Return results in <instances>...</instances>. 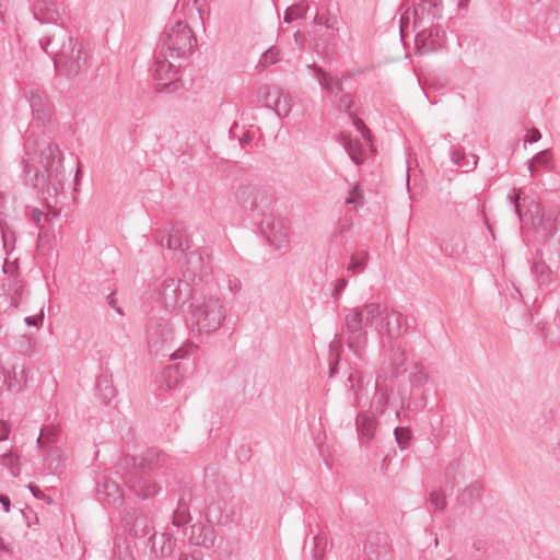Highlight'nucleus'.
Wrapping results in <instances>:
<instances>
[{
    "mask_svg": "<svg viewBox=\"0 0 560 560\" xmlns=\"http://www.w3.org/2000/svg\"><path fill=\"white\" fill-rule=\"evenodd\" d=\"M294 43L298 47L303 48L307 42L306 35L302 33L301 31H296L293 34Z\"/></svg>",
    "mask_w": 560,
    "mask_h": 560,
    "instance_id": "e2e57ef3",
    "label": "nucleus"
},
{
    "mask_svg": "<svg viewBox=\"0 0 560 560\" xmlns=\"http://www.w3.org/2000/svg\"><path fill=\"white\" fill-rule=\"evenodd\" d=\"M122 471V480L137 497L148 499L160 491V486L150 478L148 471L133 467H119Z\"/></svg>",
    "mask_w": 560,
    "mask_h": 560,
    "instance_id": "1a4fd4ad",
    "label": "nucleus"
},
{
    "mask_svg": "<svg viewBox=\"0 0 560 560\" xmlns=\"http://www.w3.org/2000/svg\"><path fill=\"white\" fill-rule=\"evenodd\" d=\"M373 325L381 336L393 340L408 330L406 317L381 303L370 302L362 306L345 308L341 334L346 336L347 346L355 357L362 358L369 340L366 327Z\"/></svg>",
    "mask_w": 560,
    "mask_h": 560,
    "instance_id": "f03ea898",
    "label": "nucleus"
},
{
    "mask_svg": "<svg viewBox=\"0 0 560 560\" xmlns=\"http://www.w3.org/2000/svg\"><path fill=\"white\" fill-rule=\"evenodd\" d=\"M166 246L170 249L186 253L190 249L191 242L186 231L183 228H179V225H176L166 236Z\"/></svg>",
    "mask_w": 560,
    "mask_h": 560,
    "instance_id": "cd10ccee",
    "label": "nucleus"
},
{
    "mask_svg": "<svg viewBox=\"0 0 560 560\" xmlns=\"http://www.w3.org/2000/svg\"><path fill=\"white\" fill-rule=\"evenodd\" d=\"M1 464L9 470V472L16 477L20 475V459L19 456L13 453H5L1 456Z\"/></svg>",
    "mask_w": 560,
    "mask_h": 560,
    "instance_id": "a18cd8bd",
    "label": "nucleus"
},
{
    "mask_svg": "<svg viewBox=\"0 0 560 560\" xmlns=\"http://www.w3.org/2000/svg\"><path fill=\"white\" fill-rule=\"evenodd\" d=\"M394 436L401 450H405L411 439V431L408 428L396 427L394 429Z\"/></svg>",
    "mask_w": 560,
    "mask_h": 560,
    "instance_id": "8fccbe9b",
    "label": "nucleus"
},
{
    "mask_svg": "<svg viewBox=\"0 0 560 560\" xmlns=\"http://www.w3.org/2000/svg\"><path fill=\"white\" fill-rule=\"evenodd\" d=\"M162 49L167 51L171 58H187L197 45V38L185 21H177L165 27L161 34Z\"/></svg>",
    "mask_w": 560,
    "mask_h": 560,
    "instance_id": "39448f33",
    "label": "nucleus"
},
{
    "mask_svg": "<svg viewBox=\"0 0 560 560\" xmlns=\"http://www.w3.org/2000/svg\"><path fill=\"white\" fill-rule=\"evenodd\" d=\"M182 378H183V373L180 372L179 363L167 365L161 373L160 388H165V389L175 388Z\"/></svg>",
    "mask_w": 560,
    "mask_h": 560,
    "instance_id": "7c9ffc66",
    "label": "nucleus"
},
{
    "mask_svg": "<svg viewBox=\"0 0 560 560\" xmlns=\"http://www.w3.org/2000/svg\"><path fill=\"white\" fill-rule=\"evenodd\" d=\"M279 88L276 85H262L257 90L256 97L258 102L264 103L267 108H272V100L277 96Z\"/></svg>",
    "mask_w": 560,
    "mask_h": 560,
    "instance_id": "a19ab883",
    "label": "nucleus"
},
{
    "mask_svg": "<svg viewBox=\"0 0 560 560\" xmlns=\"http://www.w3.org/2000/svg\"><path fill=\"white\" fill-rule=\"evenodd\" d=\"M377 418L370 415V412L359 411L355 417V429L358 433L359 443L363 447H368L375 439L377 430Z\"/></svg>",
    "mask_w": 560,
    "mask_h": 560,
    "instance_id": "a211bd4d",
    "label": "nucleus"
},
{
    "mask_svg": "<svg viewBox=\"0 0 560 560\" xmlns=\"http://www.w3.org/2000/svg\"><path fill=\"white\" fill-rule=\"evenodd\" d=\"M352 120V125L353 127L359 131L361 132V135L363 136V138L368 141H371V138H372V135H371V131L370 129L366 127V125L364 124V121L362 119H360L359 117H357L354 110H352V116H349Z\"/></svg>",
    "mask_w": 560,
    "mask_h": 560,
    "instance_id": "864d4df0",
    "label": "nucleus"
},
{
    "mask_svg": "<svg viewBox=\"0 0 560 560\" xmlns=\"http://www.w3.org/2000/svg\"><path fill=\"white\" fill-rule=\"evenodd\" d=\"M419 14L424 20V15L430 18L432 21L440 20L442 18L443 3L442 0H418Z\"/></svg>",
    "mask_w": 560,
    "mask_h": 560,
    "instance_id": "473e14b6",
    "label": "nucleus"
},
{
    "mask_svg": "<svg viewBox=\"0 0 560 560\" xmlns=\"http://www.w3.org/2000/svg\"><path fill=\"white\" fill-rule=\"evenodd\" d=\"M32 109L33 119L42 126L50 125L54 120L55 106L44 90L33 89L26 94Z\"/></svg>",
    "mask_w": 560,
    "mask_h": 560,
    "instance_id": "9d476101",
    "label": "nucleus"
},
{
    "mask_svg": "<svg viewBox=\"0 0 560 560\" xmlns=\"http://www.w3.org/2000/svg\"><path fill=\"white\" fill-rule=\"evenodd\" d=\"M541 138V133L538 129L534 128L530 130L529 135L526 137L525 142L534 143L539 141Z\"/></svg>",
    "mask_w": 560,
    "mask_h": 560,
    "instance_id": "69168bd1",
    "label": "nucleus"
},
{
    "mask_svg": "<svg viewBox=\"0 0 560 560\" xmlns=\"http://www.w3.org/2000/svg\"><path fill=\"white\" fill-rule=\"evenodd\" d=\"M310 69L317 78L318 84L320 85V89L325 93L329 103L334 102V100L340 97L342 94L348 93V91L345 90V80L347 77L341 78L339 75L332 74L316 63L311 65Z\"/></svg>",
    "mask_w": 560,
    "mask_h": 560,
    "instance_id": "f8f14e48",
    "label": "nucleus"
},
{
    "mask_svg": "<svg viewBox=\"0 0 560 560\" xmlns=\"http://www.w3.org/2000/svg\"><path fill=\"white\" fill-rule=\"evenodd\" d=\"M185 262L183 267V275L185 278L191 280V284H197L198 288H203L201 282L202 278L209 273L210 266L208 256L207 261L200 252H186Z\"/></svg>",
    "mask_w": 560,
    "mask_h": 560,
    "instance_id": "ddd939ff",
    "label": "nucleus"
},
{
    "mask_svg": "<svg viewBox=\"0 0 560 560\" xmlns=\"http://www.w3.org/2000/svg\"><path fill=\"white\" fill-rule=\"evenodd\" d=\"M428 502L436 511H444L447 505L445 491L441 487L434 488L429 493Z\"/></svg>",
    "mask_w": 560,
    "mask_h": 560,
    "instance_id": "c03bdc74",
    "label": "nucleus"
},
{
    "mask_svg": "<svg viewBox=\"0 0 560 560\" xmlns=\"http://www.w3.org/2000/svg\"><path fill=\"white\" fill-rule=\"evenodd\" d=\"M192 499L191 492L183 494L177 502V508L173 512L172 524L177 527H182L191 521L189 512V502Z\"/></svg>",
    "mask_w": 560,
    "mask_h": 560,
    "instance_id": "c85d7f7f",
    "label": "nucleus"
},
{
    "mask_svg": "<svg viewBox=\"0 0 560 560\" xmlns=\"http://www.w3.org/2000/svg\"><path fill=\"white\" fill-rule=\"evenodd\" d=\"M143 545L150 546L151 555L155 558L170 557L176 548V538L170 533H163L160 536L156 533L143 541Z\"/></svg>",
    "mask_w": 560,
    "mask_h": 560,
    "instance_id": "aec40b11",
    "label": "nucleus"
},
{
    "mask_svg": "<svg viewBox=\"0 0 560 560\" xmlns=\"http://www.w3.org/2000/svg\"><path fill=\"white\" fill-rule=\"evenodd\" d=\"M330 105L338 113H346L348 116H352V110L355 105V96L353 93L348 92L346 94H342L340 97L334 100V102H331Z\"/></svg>",
    "mask_w": 560,
    "mask_h": 560,
    "instance_id": "58836bf2",
    "label": "nucleus"
},
{
    "mask_svg": "<svg viewBox=\"0 0 560 560\" xmlns=\"http://www.w3.org/2000/svg\"><path fill=\"white\" fill-rule=\"evenodd\" d=\"M400 9L405 12L401 15V22L411 14L413 16V27L420 28L422 26V16L419 14V5L416 4V0H402Z\"/></svg>",
    "mask_w": 560,
    "mask_h": 560,
    "instance_id": "ea45409f",
    "label": "nucleus"
},
{
    "mask_svg": "<svg viewBox=\"0 0 560 560\" xmlns=\"http://www.w3.org/2000/svg\"><path fill=\"white\" fill-rule=\"evenodd\" d=\"M387 537L381 533H370L363 545L364 560H380L387 553Z\"/></svg>",
    "mask_w": 560,
    "mask_h": 560,
    "instance_id": "4be33fe9",
    "label": "nucleus"
},
{
    "mask_svg": "<svg viewBox=\"0 0 560 560\" xmlns=\"http://www.w3.org/2000/svg\"><path fill=\"white\" fill-rule=\"evenodd\" d=\"M370 254L366 250H358L350 256V261L347 266V271L351 275L362 273L369 262Z\"/></svg>",
    "mask_w": 560,
    "mask_h": 560,
    "instance_id": "e433bc0d",
    "label": "nucleus"
},
{
    "mask_svg": "<svg viewBox=\"0 0 560 560\" xmlns=\"http://www.w3.org/2000/svg\"><path fill=\"white\" fill-rule=\"evenodd\" d=\"M363 202V195L360 189V185L357 184L349 191V196L346 198L348 205H361Z\"/></svg>",
    "mask_w": 560,
    "mask_h": 560,
    "instance_id": "4d7b16f0",
    "label": "nucleus"
},
{
    "mask_svg": "<svg viewBox=\"0 0 560 560\" xmlns=\"http://www.w3.org/2000/svg\"><path fill=\"white\" fill-rule=\"evenodd\" d=\"M313 541L312 560H323L327 548V537L324 534H317Z\"/></svg>",
    "mask_w": 560,
    "mask_h": 560,
    "instance_id": "49530a36",
    "label": "nucleus"
},
{
    "mask_svg": "<svg viewBox=\"0 0 560 560\" xmlns=\"http://www.w3.org/2000/svg\"><path fill=\"white\" fill-rule=\"evenodd\" d=\"M44 322V312L40 311V313L37 316H26L24 318V323L27 326H35L38 327L39 324Z\"/></svg>",
    "mask_w": 560,
    "mask_h": 560,
    "instance_id": "680f3d73",
    "label": "nucleus"
},
{
    "mask_svg": "<svg viewBox=\"0 0 560 560\" xmlns=\"http://www.w3.org/2000/svg\"><path fill=\"white\" fill-rule=\"evenodd\" d=\"M278 54H279V49L275 46H271L269 49H267L261 55L259 63L262 65L264 67L276 63L278 61Z\"/></svg>",
    "mask_w": 560,
    "mask_h": 560,
    "instance_id": "5fc2aeb1",
    "label": "nucleus"
},
{
    "mask_svg": "<svg viewBox=\"0 0 560 560\" xmlns=\"http://www.w3.org/2000/svg\"><path fill=\"white\" fill-rule=\"evenodd\" d=\"M234 199L244 211H257L260 214H265L273 202L268 189L254 184H241L234 192Z\"/></svg>",
    "mask_w": 560,
    "mask_h": 560,
    "instance_id": "0eeeda50",
    "label": "nucleus"
},
{
    "mask_svg": "<svg viewBox=\"0 0 560 560\" xmlns=\"http://www.w3.org/2000/svg\"><path fill=\"white\" fill-rule=\"evenodd\" d=\"M386 378L387 375L385 372L378 373L376 375L375 393L370 401V408L362 410L363 412H370V415H373L375 418L382 416L385 412L389 402L387 387L383 385Z\"/></svg>",
    "mask_w": 560,
    "mask_h": 560,
    "instance_id": "6ab92c4d",
    "label": "nucleus"
},
{
    "mask_svg": "<svg viewBox=\"0 0 560 560\" xmlns=\"http://www.w3.org/2000/svg\"><path fill=\"white\" fill-rule=\"evenodd\" d=\"M226 318V308L223 301L206 293L198 288L189 303L188 323L192 330L199 335H210L217 331Z\"/></svg>",
    "mask_w": 560,
    "mask_h": 560,
    "instance_id": "20e7f679",
    "label": "nucleus"
},
{
    "mask_svg": "<svg viewBox=\"0 0 560 560\" xmlns=\"http://www.w3.org/2000/svg\"><path fill=\"white\" fill-rule=\"evenodd\" d=\"M34 19L40 23H57L60 12L57 4L49 0H36L32 5Z\"/></svg>",
    "mask_w": 560,
    "mask_h": 560,
    "instance_id": "b1692460",
    "label": "nucleus"
},
{
    "mask_svg": "<svg viewBox=\"0 0 560 560\" xmlns=\"http://www.w3.org/2000/svg\"><path fill=\"white\" fill-rule=\"evenodd\" d=\"M199 558L200 552L195 551L192 553H188L185 551H180L177 560H199Z\"/></svg>",
    "mask_w": 560,
    "mask_h": 560,
    "instance_id": "338daca9",
    "label": "nucleus"
},
{
    "mask_svg": "<svg viewBox=\"0 0 560 560\" xmlns=\"http://www.w3.org/2000/svg\"><path fill=\"white\" fill-rule=\"evenodd\" d=\"M272 110L278 117H287L292 108V97L289 92L279 90L275 100H272Z\"/></svg>",
    "mask_w": 560,
    "mask_h": 560,
    "instance_id": "f704fd0d",
    "label": "nucleus"
},
{
    "mask_svg": "<svg viewBox=\"0 0 560 560\" xmlns=\"http://www.w3.org/2000/svg\"><path fill=\"white\" fill-rule=\"evenodd\" d=\"M472 161L470 162L464 152L463 148H453L451 151V160L452 162L458 166L465 170V172L471 171L477 166L478 163V156L472 154L471 155Z\"/></svg>",
    "mask_w": 560,
    "mask_h": 560,
    "instance_id": "4c0bfd02",
    "label": "nucleus"
},
{
    "mask_svg": "<svg viewBox=\"0 0 560 560\" xmlns=\"http://www.w3.org/2000/svg\"><path fill=\"white\" fill-rule=\"evenodd\" d=\"M125 522V526L128 529L129 535L138 539H143V541L147 540L152 533H156L152 521L145 514L133 513L132 515H129Z\"/></svg>",
    "mask_w": 560,
    "mask_h": 560,
    "instance_id": "412c9836",
    "label": "nucleus"
},
{
    "mask_svg": "<svg viewBox=\"0 0 560 560\" xmlns=\"http://www.w3.org/2000/svg\"><path fill=\"white\" fill-rule=\"evenodd\" d=\"M32 217H33V221L39 226L42 228L40 225V221L42 219H47V214H45L42 210L39 209H34L33 210V213H32ZM48 237V233L47 231H43V229H40V232L38 234V247H43L45 242H46V238Z\"/></svg>",
    "mask_w": 560,
    "mask_h": 560,
    "instance_id": "3c124183",
    "label": "nucleus"
},
{
    "mask_svg": "<svg viewBox=\"0 0 560 560\" xmlns=\"http://www.w3.org/2000/svg\"><path fill=\"white\" fill-rule=\"evenodd\" d=\"M325 28L331 32H338L340 28V25L342 24V21L338 19L336 15H328L327 19H325Z\"/></svg>",
    "mask_w": 560,
    "mask_h": 560,
    "instance_id": "13d9d810",
    "label": "nucleus"
},
{
    "mask_svg": "<svg viewBox=\"0 0 560 560\" xmlns=\"http://www.w3.org/2000/svg\"><path fill=\"white\" fill-rule=\"evenodd\" d=\"M0 231L3 241V247L5 250H8L9 246L15 242V234L2 219H0Z\"/></svg>",
    "mask_w": 560,
    "mask_h": 560,
    "instance_id": "603ef678",
    "label": "nucleus"
},
{
    "mask_svg": "<svg viewBox=\"0 0 560 560\" xmlns=\"http://www.w3.org/2000/svg\"><path fill=\"white\" fill-rule=\"evenodd\" d=\"M539 167L549 170L552 167L551 152L549 150H542L535 154L528 163V171L533 177L538 176Z\"/></svg>",
    "mask_w": 560,
    "mask_h": 560,
    "instance_id": "72a5a7b5",
    "label": "nucleus"
},
{
    "mask_svg": "<svg viewBox=\"0 0 560 560\" xmlns=\"http://www.w3.org/2000/svg\"><path fill=\"white\" fill-rule=\"evenodd\" d=\"M299 19L305 18L308 11V0H295V3L289 7Z\"/></svg>",
    "mask_w": 560,
    "mask_h": 560,
    "instance_id": "6e6d98bb",
    "label": "nucleus"
},
{
    "mask_svg": "<svg viewBox=\"0 0 560 560\" xmlns=\"http://www.w3.org/2000/svg\"><path fill=\"white\" fill-rule=\"evenodd\" d=\"M339 361H340V355L339 353L337 354H334V358L330 360V363H329V378H332L337 375L338 371H339Z\"/></svg>",
    "mask_w": 560,
    "mask_h": 560,
    "instance_id": "052dcab7",
    "label": "nucleus"
},
{
    "mask_svg": "<svg viewBox=\"0 0 560 560\" xmlns=\"http://www.w3.org/2000/svg\"><path fill=\"white\" fill-rule=\"evenodd\" d=\"M196 290H198L197 284L168 277L162 281L159 296L166 310L176 311L191 301Z\"/></svg>",
    "mask_w": 560,
    "mask_h": 560,
    "instance_id": "423d86ee",
    "label": "nucleus"
},
{
    "mask_svg": "<svg viewBox=\"0 0 560 560\" xmlns=\"http://www.w3.org/2000/svg\"><path fill=\"white\" fill-rule=\"evenodd\" d=\"M348 285V280L346 278H339L334 282V298L339 299L345 289Z\"/></svg>",
    "mask_w": 560,
    "mask_h": 560,
    "instance_id": "bf43d9fd",
    "label": "nucleus"
},
{
    "mask_svg": "<svg viewBox=\"0 0 560 560\" xmlns=\"http://www.w3.org/2000/svg\"><path fill=\"white\" fill-rule=\"evenodd\" d=\"M482 491V485L478 481H474L457 497V503L462 506H470L481 498Z\"/></svg>",
    "mask_w": 560,
    "mask_h": 560,
    "instance_id": "2f4dec72",
    "label": "nucleus"
},
{
    "mask_svg": "<svg viewBox=\"0 0 560 560\" xmlns=\"http://www.w3.org/2000/svg\"><path fill=\"white\" fill-rule=\"evenodd\" d=\"M429 380L428 373L423 366H416V371L410 376V384L413 388H420L427 384Z\"/></svg>",
    "mask_w": 560,
    "mask_h": 560,
    "instance_id": "09e8293b",
    "label": "nucleus"
},
{
    "mask_svg": "<svg viewBox=\"0 0 560 560\" xmlns=\"http://www.w3.org/2000/svg\"><path fill=\"white\" fill-rule=\"evenodd\" d=\"M103 492L106 494V501L108 504L121 505L124 502V495L119 487L115 482H105L103 485Z\"/></svg>",
    "mask_w": 560,
    "mask_h": 560,
    "instance_id": "79ce46f5",
    "label": "nucleus"
},
{
    "mask_svg": "<svg viewBox=\"0 0 560 560\" xmlns=\"http://www.w3.org/2000/svg\"><path fill=\"white\" fill-rule=\"evenodd\" d=\"M260 231L268 243L276 248H282L289 244V228L283 219H264L260 223Z\"/></svg>",
    "mask_w": 560,
    "mask_h": 560,
    "instance_id": "2eb2a0df",
    "label": "nucleus"
},
{
    "mask_svg": "<svg viewBox=\"0 0 560 560\" xmlns=\"http://www.w3.org/2000/svg\"><path fill=\"white\" fill-rule=\"evenodd\" d=\"M43 50L51 57L55 70L69 80L80 79L90 68V49L65 27L56 28L39 42Z\"/></svg>",
    "mask_w": 560,
    "mask_h": 560,
    "instance_id": "7ed1b4c3",
    "label": "nucleus"
},
{
    "mask_svg": "<svg viewBox=\"0 0 560 560\" xmlns=\"http://www.w3.org/2000/svg\"><path fill=\"white\" fill-rule=\"evenodd\" d=\"M417 32L415 40L421 54L432 52L441 48L445 43V32L440 25L432 24Z\"/></svg>",
    "mask_w": 560,
    "mask_h": 560,
    "instance_id": "dca6fc26",
    "label": "nucleus"
},
{
    "mask_svg": "<svg viewBox=\"0 0 560 560\" xmlns=\"http://www.w3.org/2000/svg\"><path fill=\"white\" fill-rule=\"evenodd\" d=\"M10 434V427L9 424L0 420V441H5L9 438Z\"/></svg>",
    "mask_w": 560,
    "mask_h": 560,
    "instance_id": "0e129e2a",
    "label": "nucleus"
},
{
    "mask_svg": "<svg viewBox=\"0 0 560 560\" xmlns=\"http://www.w3.org/2000/svg\"><path fill=\"white\" fill-rule=\"evenodd\" d=\"M215 538V529L209 520L208 523H196L191 526L189 540L192 545L209 549L214 546Z\"/></svg>",
    "mask_w": 560,
    "mask_h": 560,
    "instance_id": "5701e85b",
    "label": "nucleus"
},
{
    "mask_svg": "<svg viewBox=\"0 0 560 560\" xmlns=\"http://www.w3.org/2000/svg\"><path fill=\"white\" fill-rule=\"evenodd\" d=\"M59 432L60 429L56 425H45L42 428L40 434L36 441L37 446L42 451L47 452V457L45 460L47 462L46 470L48 472H54L58 468L57 457L59 456V451L52 445L57 442Z\"/></svg>",
    "mask_w": 560,
    "mask_h": 560,
    "instance_id": "4468645a",
    "label": "nucleus"
},
{
    "mask_svg": "<svg viewBox=\"0 0 560 560\" xmlns=\"http://www.w3.org/2000/svg\"><path fill=\"white\" fill-rule=\"evenodd\" d=\"M113 558L114 560H135L133 552L128 544L115 542Z\"/></svg>",
    "mask_w": 560,
    "mask_h": 560,
    "instance_id": "de8ad7c7",
    "label": "nucleus"
},
{
    "mask_svg": "<svg viewBox=\"0 0 560 560\" xmlns=\"http://www.w3.org/2000/svg\"><path fill=\"white\" fill-rule=\"evenodd\" d=\"M229 288L232 293H237L242 289V282L237 278L229 279Z\"/></svg>",
    "mask_w": 560,
    "mask_h": 560,
    "instance_id": "774afa93",
    "label": "nucleus"
},
{
    "mask_svg": "<svg viewBox=\"0 0 560 560\" xmlns=\"http://www.w3.org/2000/svg\"><path fill=\"white\" fill-rule=\"evenodd\" d=\"M389 351V365L392 368V372L389 377L392 380L398 377L399 375L406 372V353L405 349L399 345L392 342L388 348Z\"/></svg>",
    "mask_w": 560,
    "mask_h": 560,
    "instance_id": "bb28decb",
    "label": "nucleus"
},
{
    "mask_svg": "<svg viewBox=\"0 0 560 560\" xmlns=\"http://www.w3.org/2000/svg\"><path fill=\"white\" fill-rule=\"evenodd\" d=\"M170 57L163 50H159L154 55V62L151 68L154 79L158 81L156 91H176L179 88L178 80L176 79L177 68L167 60Z\"/></svg>",
    "mask_w": 560,
    "mask_h": 560,
    "instance_id": "6e6552de",
    "label": "nucleus"
},
{
    "mask_svg": "<svg viewBox=\"0 0 560 560\" xmlns=\"http://www.w3.org/2000/svg\"><path fill=\"white\" fill-rule=\"evenodd\" d=\"M348 382L350 383V390H352L354 393V400H353L352 405L354 407H359L361 395L363 392L361 372H359L357 370L351 372L348 377Z\"/></svg>",
    "mask_w": 560,
    "mask_h": 560,
    "instance_id": "37998d69",
    "label": "nucleus"
},
{
    "mask_svg": "<svg viewBox=\"0 0 560 560\" xmlns=\"http://www.w3.org/2000/svg\"><path fill=\"white\" fill-rule=\"evenodd\" d=\"M166 459V456L156 448H149L141 456H124L119 462V467H133L142 471H151L161 467Z\"/></svg>",
    "mask_w": 560,
    "mask_h": 560,
    "instance_id": "f3484780",
    "label": "nucleus"
},
{
    "mask_svg": "<svg viewBox=\"0 0 560 560\" xmlns=\"http://www.w3.org/2000/svg\"><path fill=\"white\" fill-rule=\"evenodd\" d=\"M22 165L25 184L44 199H57L63 192L66 173L58 144L28 132L24 140Z\"/></svg>",
    "mask_w": 560,
    "mask_h": 560,
    "instance_id": "f257e3e1",
    "label": "nucleus"
},
{
    "mask_svg": "<svg viewBox=\"0 0 560 560\" xmlns=\"http://www.w3.org/2000/svg\"><path fill=\"white\" fill-rule=\"evenodd\" d=\"M173 339V329L168 320L164 318H153L147 328V341L149 348L154 351H164Z\"/></svg>",
    "mask_w": 560,
    "mask_h": 560,
    "instance_id": "9b49d317",
    "label": "nucleus"
},
{
    "mask_svg": "<svg viewBox=\"0 0 560 560\" xmlns=\"http://www.w3.org/2000/svg\"><path fill=\"white\" fill-rule=\"evenodd\" d=\"M339 138L351 161L354 162L357 165L362 164L363 149L361 142L359 140H352L351 138L342 133H340Z\"/></svg>",
    "mask_w": 560,
    "mask_h": 560,
    "instance_id": "c9c22d12",
    "label": "nucleus"
},
{
    "mask_svg": "<svg viewBox=\"0 0 560 560\" xmlns=\"http://www.w3.org/2000/svg\"><path fill=\"white\" fill-rule=\"evenodd\" d=\"M30 370L25 365H13L4 374V385L12 393H21L27 385Z\"/></svg>",
    "mask_w": 560,
    "mask_h": 560,
    "instance_id": "393cba45",
    "label": "nucleus"
},
{
    "mask_svg": "<svg viewBox=\"0 0 560 560\" xmlns=\"http://www.w3.org/2000/svg\"><path fill=\"white\" fill-rule=\"evenodd\" d=\"M95 388L96 396L104 405H107L117 395V390L113 384V375L108 371H105L97 376Z\"/></svg>",
    "mask_w": 560,
    "mask_h": 560,
    "instance_id": "a878e982",
    "label": "nucleus"
},
{
    "mask_svg": "<svg viewBox=\"0 0 560 560\" xmlns=\"http://www.w3.org/2000/svg\"><path fill=\"white\" fill-rule=\"evenodd\" d=\"M530 271L539 287H548L556 279V273L540 258L534 260Z\"/></svg>",
    "mask_w": 560,
    "mask_h": 560,
    "instance_id": "c756f323",
    "label": "nucleus"
}]
</instances>
